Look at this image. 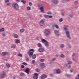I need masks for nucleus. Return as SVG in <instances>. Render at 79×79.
<instances>
[{"instance_id": "54", "label": "nucleus", "mask_w": 79, "mask_h": 79, "mask_svg": "<svg viewBox=\"0 0 79 79\" xmlns=\"http://www.w3.org/2000/svg\"><path fill=\"white\" fill-rule=\"evenodd\" d=\"M63 21V19H59L60 22H62V21Z\"/></svg>"}, {"instance_id": "44", "label": "nucleus", "mask_w": 79, "mask_h": 79, "mask_svg": "<svg viewBox=\"0 0 79 79\" xmlns=\"http://www.w3.org/2000/svg\"><path fill=\"white\" fill-rule=\"evenodd\" d=\"M29 52H34V50L33 49H30L29 50Z\"/></svg>"}, {"instance_id": "25", "label": "nucleus", "mask_w": 79, "mask_h": 79, "mask_svg": "<svg viewBox=\"0 0 79 79\" xmlns=\"http://www.w3.org/2000/svg\"><path fill=\"white\" fill-rule=\"evenodd\" d=\"M44 45L46 47H48V41H47L46 43H44Z\"/></svg>"}, {"instance_id": "14", "label": "nucleus", "mask_w": 79, "mask_h": 79, "mask_svg": "<svg viewBox=\"0 0 79 79\" xmlns=\"http://www.w3.org/2000/svg\"><path fill=\"white\" fill-rule=\"evenodd\" d=\"M27 16H28V17H29V18H30V19H31V20H33V19H34V18L31 17V15H30L29 14H28L27 15Z\"/></svg>"}, {"instance_id": "20", "label": "nucleus", "mask_w": 79, "mask_h": 79, "mask_svg": "<svg viewBox=\"0 0 79 79\" xmlns=\"http://www.w3.org/2000/svg\"><path fill=\"white\" fill-rule=\"evenodd\" d=\"M52 2L55 4H56L58 3V1H57V0H53Z\"/></svg>"}, {"instance_id": "53", "label": "nucleus", "mask_w": 79, "mask_h": 79, "mask_svg": "<svg viewBox=\"0 0 79 79\" xmlns=\"http://www.w3.org/2000/svg\"><path fill=\"white\" fill-rule=\"evenodd\" d=\"M78 3V2L77 1H75L74 2V4H75V5H77V4Z\"/></svg>"}, {"instance_id": "56", "label": "nucleus", "mask_w": 79, "mask_h": 79, "mask_svg": "<svg viewBox=\"0 0 79 79\" xmlns=\"http://www.w3.org/2000/svg\"><path fill=\"white\" fill-rule=\"evenodd\" d=\"M21 68H24V65H22L21 66Z\"/></svg>"}, {"instance_id": "45", "label": "nucleus", "mask_w": 79, "mask_h": 79, "mask_svg": "<svg viewBox=\"0 0 79 79\" xmlns=\"http://www.w3.org/2000/svg\"><path fill=\"white\" fill-rule=\"evenodd\" d=\"M39 75L38 74H37V73H34V76H38Z\"/></svg>"}, {"instance_id": "35", "label": "nucleus", "mask_w": 79, "mask_h": 79, "mask_svg": "<svg viewBox=\"0 0 79 79\" xmlns=\"http://www.w3.org/2000/svg\"><path fill=\"white\" fill-rule=\"evenodd\" d=\"M18 56L20 57H22L23 56V55L21 53H19L18 54Z\"/></svg>"}, {"instance_id": "28", "label": "nucleus", "mask_w": 79, "mask_h": 79, "mask_svg": "<svg viewBox=\"0 0 79 79\" xmlns=\"http://www.w3.org/2000/svg\"><path fill=\"white\" fill-rule=\"evenodd\" d=\"M20 42V41L19 40H17L15 41V43L16 44H19Z\"/></svg>"}, {"instance_id": "22", "label": "nucleus", "mask_w": 79, "mask_h": 79, "mask_svg": "<svg viewBox=\"0 0 79 79\" xmlns=\"http://www.w3.org/2000/svg\"><path fill=\"white\" fill-rule=\"evenodd\" d=\"M67 28H68V26L66 25L64 26V31H67Z\"/></svg>"}, {"instance_id": "32", "label": "nucleus", "mask_w": 79, "mask_h": 79, "mask_svg": "<svg viewBox=\"0 0 79 79\" xmlns=\"http://www.w3.org/2000/svg\"><path fill=\"white\" fill-rule=\"evenodd\" d=\"M15 47H16V45H12L11 46V48H15Z\"/></svg>"}, {"instance_id": "15", "label": "nucleus", "mask_w": 79, "mask_h": 79, "mask_svg": "<svg viewBox=\"0 0 79 79\" xmlns=\"http://www.w3.org/2000/svg\"><path fill=\"white\" fill-rule=\"evenodd\" d=\"M53 27H55L56 29H59V26L58 25H57V24H55L54 26H52Z\"/></svg>"}, {"instance_id": "41", "label": "nucleus", "mask_w": 79, "mask_h": 79, "mask_svg": "<svg viewBox=\"0 0 79 79\" xmlns=\"http://www.w3.org/2000/svg\"><path fill=\"white\" fill-rule=\"evenodd\" d=\"M9 0H4L5 3H8L9 2Z\"/></svg>"}, {"instance_id": "23", "label": "nucleus", "mask_w": 79, "mask_h": 79, "mask_svg": "<svg viewBox=\"0 0 79 79\" xmlns=\"http://www.w3.org/2000/svg\"><path fill=\"white\" fill-rule=\"evenodd\" d=\"M70 18H73V13H71L69 15Z\"/></svg>"}, {"instance_id": "26", "label": "nucleus", "mask_w": 79, "mask_h": 79, "mask_svg": "<svg viewBox=\"0 0 79 79\" xmlns=\"http://www.w3.org/2000/svg\"><path fill=\"white\" fill-rule=\"evenodd\" d=\"M36 72H40V69L37 68L35 69Z\"/></svg>"}, {"instance_id": "29", "label": "nucleus", "mask_w": 79, "mask_h": 79, "mask_svg": "<svg viewBox=\"0 0 79 79\" xmlns=\"http://www.w3.org/2000/svg\"><path fill=\"white\" fill-rule=\"evenodd\" d=\"M20 75L21 76H24V75H25V74H24V73H20Z\"/></svg>"}, {"instance_id": "36", "label": "nucleus", "mask_w": 79, "mask_h": 79, "mask_svg": "<svg viewBox=\"0 0 79 79\" xmlns=\"http://www.w3.org/2000/svg\"><path fill=\"white\" fill-rule=\"evenodd\" d=\"M33 78L34 79H38V77L37 76H34Z\"/></svg>"}, {"instance_id": "63", "label": "nucleus", "mask_w": 79, "mask_h": 79, "mask_svg": "<svg viewBox=\"0 0 79 79\" xmlns=\"http://www.w3.org/2000/svg\"><path fill=\"white\" fill-rule=\"evenodd\" d=\"M75 56V53H73L72 55V56Z\"/></svg>"}, {"instance_id": "38", "label": "nucleus", "mask_w": 79, "mask_h": 79, "mask_svg": "<svg viewBox=\"0 0 79 79\" xmlns=\"http://www.w3.org/2000/svg\"><path fill=\"white\" fill-rule=\"evenodd\" d=\"M6 6H10L11 3H8L6 4Z\"/></svg>"}, {"instance_id": "10", "label": "nucleus", "mask_w": 79, "mask_h": 79, "mask_svg": "<svg viewBox=\"0 0 79 79\" xmlns=\"http://www.w3.org/2000/svg\"><path fill=\"white\" fill-rule=\"evenodd\" d=\"M38 51L40 52H44V49L43 48H39L38 49Z\"/></svg>"}, {"instance_id": "52", "label": "nucleus", "mask_w": 79, "mask_h": 79, "mask_svg": "<svg viewBox=\"0 0 79 79\" xmlns=\"http://www.w3.org/2000/svg\"><path fill=\"white\" fill-rule=\"evenodd\" d=\"M2 35L4 37L6 35V34L5 33H3L2 34Z\"/></svg>"}, {"instance_id": "39", "label": "nucleus", "mask_w": 79, "mask_h": 79, "mask_svg": "<svg viewBox=\"0 0 79 79\" xmlns=\"http://www.w3.org/2000/svg\"><path fill=\"white\" fill-rule=\"evenodd\" d=\"M44 61H45V59H42L40 60V62H44Z\"/></svg>"}, {"instance_id": "64", "label": "nucleus", "mask_w": 79, "mask_h": 79, "mask_svg": "<svg viewBox=\"0 0 79 79\" xmlns=\"http://www.w3.org/2000/svg\"><path fill=\"white\" fill-rule=\"evenodd\" d=\"M71 66L69 65V66L68 68H71Z\"/></svg>"}, {"instance_id": "21", "label": "nucleus", "mask_w": 79, "mask_h": 79, "mask_svg": "<svg viewBox=\"0 0 79 79\" xmlns=\"http://www.w3.org/2000/svg\"><path fill=\"white\" fill-rule=\"evenodd\" d=\"M24 31H25V29H21L20 30V32L21 33H23V32H24Z\"/></svg>"}, {"instance_id": "2", "label": "nucleus", "mask_w": 79, "mask_h": 79, "mask_svg": "<svg viewBox=\"0 0 79 79\" xmlns=\"http://www.w3.org/2000/svg\"><path fill=\"white\" fill-rule=\"evenodd\" d=\"M44 33L46 35H49L51 34V31H50V30L46 29L45 30Z\"/></svg>"}, {"instance_id": "40", "label": "nucleus", "mask_w": 79, "mask_h": 79, "mask_svg": "<svg viewBox=\"0 0 79 79\" xmlns=\"http://www.w3.org/2000/svg\"><path fill=\"white\" fill-rule=\"evenodd\" d=\"M60 57L61 58H64V54H62L60 55Z\"/></svg>"}, {"instance_id": "33", "label": "nucleus", "mask_w": 79, "mask_h": 79, "mask_svg": "<svg viewBox=\"0 0 79 79\" xmlns=\"http://www.w3.org/2000/svg\"><path fill=\"white\" fill-rule=\"evenodd\" d=\"M65 76H67V77H71V75L70 74H66V75H65Z\"/></svg>"}, {"instance_id": "58", "label": "nucleus", "mask_w": 79, "mask_h": 79, "mask_svg": "<svg viewBox=\"0 0 79 79\" xmlns=\"http://www.w3.org/2000/svg\"><path fill=\"white\" fill-rule=\"evenodd\" d=\"M26 61H29V59L28 58H27L26 60Z\"/></svg>"}, {"instance_id": "3", "label": "nucleus", "mask_w": 79, "mask_h": 79, "mask_svg": "<svg viewBox=\"0 0 79 79\" xmlns=\"http://www.w3.org/2000/svg\"><path fill=\"white\" fill-rule=\"evenodd\" d=\"M45 24V19H43L41 20L40 22V25L42 26H44Z\"/></svg>"}, {"instance_id": "17", "label": "nucleus", "mask_w": 79, "mask_h": 79, "mask_svg": "<svg viewBox=\"0 0 79 79\" xmlns=\"http://www.w3.org/2000/svg\"><path fill=\"white\" fill-rule=\"evenodd\" d=\"M14 37L15 39H17L18 37V35L16 34H14Z\"/></svg>"}, {"instance_id": "60", "label": "nucleus", "mask_w": 79, "mask_h": 79, "mask_svg": "<svg viewBox=\"0 0 79 79\" xmlns=\"http://www.w3.org/2000/svg\"><path fill=\"white\" fill-rule=\"evenodd\" d=\"M15 1L17 2H19L20 0H15Z\"/></svg>"}, {"instance_id": "13", "label": "nucleus", "mask_w": 79, "mask_h": 79, "mask_svg": "<svg viewBox=\"0 0 79 79\" xmlns=\"http://www.w3.org/2000/svg\"><path fill=\"white\" fill-rule=\"evenodd\" d=\"M56 71L57 74H60L61 73V70L60 69H58L56 70Z\"/></svg>"}, {"instance_id": "50", "label": "nucleus", "mask_w": 79, "mask_h": 79, "mask_svg": "<svg viewBox=\"0 0 79 79\" xmlns=\"http://www.w3.org/2000/svg\"><path fill=\"white\" fill-rule=\"evenodd\" d=\"M69 66V64H68V63L65 64V66L66 67H68V66Z\"/></svg>"}, {"instance_id": "5", "label": "nucleus", "mask_w": 79, "mask_h": 79, "mask_svg": "<svg viewBox=\"0 0 79 79\" xmlns=\"http://www.w3.org/2000/svg\"><path fill=\"white\" fill-rule=\"evenodd\" d=\"M66 34L67 36V37L69 38V39H71V37H70V33L68 31H67L66 32Z\"/></svg>"}, {"instance_id": "34", "label": "nucleus", "mask_w": 79, "mask_h": 79, "mask_svg": "<svg viewBox=\"0 0 79 79\" xmlns=\"http://www.w3.org/2000/svg\"><path fill=\"white\" fill-rule=\"evenodd\" d=\"M4 31L5 29L3 28L0 29V32H3V31Z\"/></svg>"}, {"instance_id": "6", "label": "nucleus", "mask_w": 79, "mask_h": 79, "mask_svg": "<svg viewBox=\"0 0 79 79\" xmlns=\"http://www.w3.org/2000/svg\"><path fill=\"white\" fill-rule=\"evenodd\" d=\"M6 55H9V53L8 52H3L2 53L1 55L2 56H6Z\"/></svg>"}, {"instance_id": "55", "label": "nucleus", "mask_w": 79, "mask_h": 79, "mask_svg": "<svg viewBox=\"0 0 79 79\" xmlns=\"http://www.w3.org/2000/svg\"><path fill=\"white\" fill-rule=\"evenodd\" d=\"M68 46L69 48H71V46L69 44H68Z\"/></svg>"}, {"instance_id": "51", "label": "nucleus", "mask_w": 79, "mask_h": 79, "mask_svg": "<svg viewBox=\"0 0 79 79\" xmlns=\"http://www.w3.org/2000/svg\"><path fill=\"white\" fill-rule=\"evenodd\" d=\"M68 64H72V62L70 61H69Z\"/></svg>"}, {"instance_id": "31", "label": "nucleus", "mask_w": 79, "mask_h": 79, "mask_svg": "<svg viewBox=\"0 0 79 79\" xmlns=\"http://www.w3.org/2000/svg\"><path fill=\"white\" fill-rule=\"evenodd\" d=\"M44 17L45 18H48V15H44Z\"/></svg>"}, {"instance_id": "18", "label": "nucleus", "mask_w": 79, "mask_h": 79, "mask_svg": "<svg viewBox=\"0 0 79 79\" xmlns=\"http://www.w3.org/2000/svg\"><path fill=\"white\" fill-rule=\"evenodd\" d=\"M38 7H39V8L41 7V6H42V4L40 3H39L38 4Z\"/></svg>"}, {"instance_id": "46", "label": "nucleus", "mask_w": 79, "mask_h": 79, "mask_svg": "<svg viewBox=\"0 0 79 79\" xmlns=\"http://www.w3.org/2000/svg\"><path fill=\"white\" fill-rule=\"evenodd\" d=\"M48 15H52V13L51 12H49L47 13Z\"/></svg>"}, {"instance_id": "9", "label": "nucleus", "mask_w": 79, "mask_h": 79, "mask_svg": "<svg viewBox=\"0 0 79 79\" xmlns=\"http://www.w3.org/2000/svg\"><path fill=\"white\" fill-rule=\"evenodd\" d=\"M47 77V75L44 74H43V75H42V76L41 77V79H45V78H46Z\"/></svg>"}, {"instance_id": "37", "label": "nucleus", "mask_w": 79, "mask_h": 79, "mask_svg": "<svg viewBox=\"0 0 79 79\" xmlns=\"http://www.w3.org/2000/svg\"><path fill=\"white\" fill-rule=\"evenodd\" d=\"M38 47H42V45L40 43H38Z\"/></svg>"}, {"instance_id": "62", "label": "nucleus", "mask_w": 79, "mask_h": 79, "mask_svg": "<svg viewBox=\"0 0 79 79\" xmlns=\"http://www.w3.org/2000/svg\"><path fill=\"white\" fill-rule=\"evenodd\" d=\"M13 79H16V77H15V76L13 77Z\"/></svg>"}, {"instance_id": "48", "label": "nucleus", "mask_w": 79, "mask_h": 79, "mask_svg": "<svg viewBox=\"0 0 79 79\" xmlns=\"http://www.w3.org/2000/svg\"><path fill=\"white\" fill-rule=\"evenodd\" d=\"M31 9V7H30V6H28L27 7V9L28 10H30Z\"/></svg>"}, {"instance_id": "61", "label": "nucleus", "mask_w": 79, "mask_h": 79, "mask_svg": "<svg viewBox=\"0 0 79 79\" xmlns=\"http://www.w3.org/2000/svg\"><path fill=\"white\" fill-rule=\"evenodd\" d=\"M75 79H79V78L78 77H76Z\"/></svg>"}, {"instance_id": "1", "label": "nucleus", "mask_w": 79, "mask_h": 79, "mask_svg": "<svg viewBox=\"0 0 79 79\" xmlns=\"http://www.w3.org/2000/svg\"><path fill=\"white\" fill-rule=\"evenodd\" d=\"M12 7L15 10H18L19 9V6H18V4L17 3H14L12 5Z\"/></svg>"}, {"instance_id": "12", "label": "nucleus", "mask_w": 79, "mask_h": 79, "mask_svg": "<svg viewBox=\"0 0 79 79\" xmlns=\"http://www.w3.org/2000/svg\"><path fill=\"white\" fill-rule=\"evenodd\" d=\"M40 67H42V68H45V66H44V63H40Z\"/></svg>"}, {"instance_id": "57", "label": "nucleus", "mask_w": 79, "mask_h": 79, "mask_svg": "<svg viewBox=\"0 0 79 79\" xmlns=\"http://www.w3.org/2000/svg\"><path fill=\"white\" fill-rule=\"evenodd\" d=\"M35 62V60H32V63L33 64Z\"/></svg>"}, {"instance_id": "4", "label": "nucleus", "mask_w": 79, "mask_h": 79, "mask_svg": "<svg viewBox=\"0 0 79 79\" xmlns=\"http://www.w3.org/2000/svg\"><path fill=\"white\" fill-rule=\"evenodd\" d=\"M6 74V73L5 72H3L2 73V75L0 76L1 78H3L4 77H5Z\"/></svg>"}, {"instance_id": "42", "label": "nucleus", "mask_w": 79, "mask_h": 79, "mask_svg": "<svg viewBox=\"0 0 79 79\" xmlns=\"http://www.w3.org/2000/svg\"><path fill=\"white\" fill-rule=\"evenodd\" d=\"M29 6H32V3L31 2H29Z\"/></svg>"}, {"instance_id": "43", "label": "nucleus", "mask_w": 79, "mask_h": 79, "mask_svg": "<svg viewBox=\"0 0 79 79\" xmlns=\"http://www.w3.org/2000/svg\"><path fill=\"white\" fill-rule=\"evenodd\" d=\"M60 46L61 47V48H63L64 47V44H61L60 45Z\"/></svg>"}, {"instance_id": "7", "label": "nucleus", "mask_w": 79, "mask_h": 79, "mask_svg": "<svg viewBox=\"0 0 79 79\" xmlns=\"http://www.w3.org/2000/svg\"><path fill=\"white\" fill-rule=\"evenodd\" d=\"M28 55L29 56V58H30L32 57V55H33V54H34V53L33 52L29 51H28Z\"/></svg>"}, {"instance_id": "27", "label": "nucleus", "mask_w": 79, "mask_h": 79, "mask_svg": "<svg viewBox=\"0 0 79 79\" xmlns=\"http://www.w3.org/2000/svg\"><path fill=\"white\" fill-rule=\"evenodd\" d=\"M36 55L34 54L32 56V57L33 59H35L36 58Z\"/></svg>"}, {"instance_id": "49", "label": "nucleus", "mask_w": 79, "mask_h": 79, "mask_svg": "<svg viewBox=\"0 0 79 79\" xmlns=\"http://www.w3.org/2000/svg\"><path fill=\"white\" fill-rule=\"evenodd\" d=\"M48 18H52L53 16L52 15H48Z\"/></svg>"}, {"instance_id": "11", "label": "nucleus", "mask_w": 79, "mask_h": 79, "mask_svg": "<svg viewBox=\"0 0 79 79\" xmlns=\"http://www.w3.org/2000/svg\"><path fill=\"white\" fill-rule=\"evenodd\" d=\"M54 32L56 35H57V36H60V35H59V31H55Z\"/></svg>"}, {"instance_id": "19", "label": "nucleus", "mask_w": 79, "mask_h": 79, "mask_svg": "<svg viewBox=\"0 0 79 79\" xmlns=\"http://www.w3.org/2000/svg\"><path fill=\"white\" fill-rule=\"evenodd\" d=\"M6 68H9L10 67V65L8 63H7L6 64Z\"/></svg>"}, {"instance_id": "59", "label": "nucleus", "mask_w": 79, "mask_h": 79, "mask_svg": "<svg viewBox=\"0 0 79 79\" xmlns=\"http://www.w3.org/2000/svg\"><path fill=\"white\" fill-rule=\"evenodd\" d=\"M55 60H56V58H53L52 59V61H55Z\"/></svg>"}, {"instance_id": "47", "label": "nucleus", "mask_w": 79, "mask_h": 79, "mask_svg": "<svg viewBox=\"0 0 79 79\" xmlns=\"http://www.w3.org/2000/svg\"><path fill=\"white\" fill-rule=\"evenodd\" d=\"M25 66H27V63H26L25 62H23L22 63Z\"/></svg>"}, {"instance_id": "16", "label": "nucleus", "mask_w": 79, "mask_h": 79, "mask_svg": "<svg viewBox=\"0 0 79 79\" xmlns=\"http://www.w3.org/2000/svg\"><path fill=\"white\" fill-rule=\"evenodd\" d=\"M40 10H41V12H44V7L43 6H42L40 8Z\"/></svg>"}, {"instance_id": "30", "label": "nucleus", "mask_w": 79, "mask_h": 79, "mask_svg": "<svg viewBox=\"0 0 79 79\" xmlns=\"http://www.w3.org/2000/svg\"><path fill=\"white\" fill-rule=\"evenodd\" d=\"M21 2H22V3H23L24 5H25V4H26V2L25 1H24V0L21 1Z\"/></svg>"}, {"instance_id": "8", "label": "nucleus", "mask_w": 79, "mask_h": 79, "mask_svg": "<svg viewBox=\"0 0 79 79\" xmlns=\"http://www.w3.org/2000/svg\"><path fill=\"white\" fill-rule=\"evenodd\" d=\"M25 72L26 73H27V74H29V72H30V70L29 68H27L25 70Z\"/></svg>"}, {"instance_id": "24", "label": "nucleus", "mask_w": 79, "mask_h": 79, "mask_svg": "<svg viewBox=\"0 0 79 79\" xmlns=\"http://www.w3.org/2000/svg\"><path fill=\"white\" fill-rule=\"evenodd\" d=\"M42 42L43 44H45V43L47 42V41L46 40L44 39H43L42 40Z\"/></svg>"}]
</instances>
